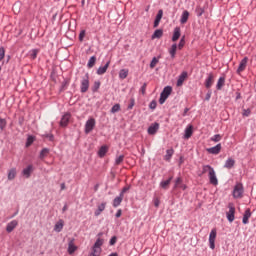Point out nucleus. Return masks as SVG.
Returning <instances> with one entry per match:
<instances>
[{"mask_svg": "<svg viewBox=\"0 0 256 256\" xmlns=\"http://www.w3.org/2000/svg\"><path fill=\"white\" fill-rule=\"evenodd\" d=\"M172 91H173V87H171V86L164 87L163 91L160 94V98H159L160 105H163V103H165V101H167V99H169V95H171Z\"/></svg>", "mask_w": 256, "mask_h": 256, "instance_id": "1", "label": "nucleus"}, {"mask_svg": "<svg viewBox=\"0 0 256 256\" xmlns=\"http://www.w3.org/2000/svg\"><path fill=\"white\" fill-rule=\"evenodd\" d=\"M81 93H87L89 91V73H86L81 80L80 84Z\"/></svg>", "mask_w": 256, "mask_h": 256, "instance_id": "2", "label": "nucleus"}, {"mask_svg": "<svg viewBox=\"0 0 256 256\" xmlns=\"http://www.w3.org/2000/svg\"><path fill=\"white\" fill-rule=\"evenodd\" d=\"M229 211L226 212V218L228 219L229 223H233L235 221V204L229 203L228 204Z\"/></svg>", "mask_w": 256, "mask_h": 256, "instance_id": "3", "label": "nucleus"}, {"mask_svg": "<svg viewBox=\"0 0 256 256\" xmlns=\"http://www.w3.org/2000/svg\"><path fill=\"white\" fill-rule=\"evenodd\" d=\"M95 125H96L95 118L88 119L85 124L84 133L86 135H89V133H91V131L95 129Z\"/></svg>", "mask_w": 256, "mask_h": 256, "instance_id": "4", "label": "nucleus"}, {"mask_svg": "<svg viewBox=\"0 0 256 256\" xmlns=\"http://www.w3.org/2000/svg\"><path fill=\"white\" fill-rule=\"evenodd\" d=\"M243 184L238 183L235 185L233 189V197L234 199H241L243 197Z\"/></svg>", "mask_w": 256, "mask_h": 256, "instance_id": "5", "label": "nucleus"}, {"mask_svg": "<svg viewBox=\"0 0 256 256\" xmlns=\"http://www.w3.org/2000/svg\"><path fill=\"white\" fill-rule=\"evenodd\" d=\"M217 238V230L214 228L209 235L210 249H215V239Z\"/></svg>", "mask_w": 256, "mask_h": 256, "instance_id": "6", "label": "nucleus"}, {"mask_svg": "<svg viewBox=\"0 0 256 256\" xmlns=\"http://www.w3.org/2000/svg\"><path fill=\"white\" fill-rule=\"evenodd\" d=\"M71 119V113H65L60 120V127H67L69 125V121Z\"/></svg>", "mask_w": 256, "mask_h": 256, "instance_id": "7", "label": "nucleus"}, {"mask_svg": "<svg viewBox=\"0 0 256 256\" xmlns=\"http://www.w3.org/2000/svg\"><path fill=\"white\" fill-rule=\"evenodd\" d=\"M211 185H219V180L217 179V175L215 174V169H211L208 174Z\"/></svg>", "mask_w": 256, "mask_h": 256, "instance_id": "8", "label": "nucleus"}, {"mask_svg": "<svg viewBox=\"0 0 256 256\" xmlns=\"http://www.w3.org/2000/svg\"><path fill=\"white\" fill-rule=\"evenodd\" d=\"M206 151L211 155H219V153H221V143L217 144L214 147L207 148Z\"/></svg>", "mask_w": 256, "mask_h": 256, "instance_id": "9", "label": "nucleus"}, {"mask_svg": "<svg viewBox=\"0 0 256 256\" xmlns=\"http://www.w3.org/2000/svg\"><path fill=\"white\" fill-rule=\"evenodd\" d=\"M213 83H215V76L213 75V73H209L208 77L205 80L206 89H209L210 87H213Z\"/></svg>", "mask_w": 256, "mask_h": 256, "instance_id": "10", "label": "nucleus"}, {"mask_svg": "<svg viewBox=\"0 0 256 256\" xmlns=\"http://www.w3.org/2000/svg\"><path fill=\"white\" fill-rule=\"evenodd\" d=\"M249 61V58L248 57H244L241 61H240V64L238 66V69H237V73H243V70L244 69H247V63Z\"/></svg>", "mask_w": 256, "mask_h": 256, "instance_id": "11", "label": "nucleus"}, {"mask_svg": "<svg viewBox=\"0 0 256 256\" xmlns=\"http://www.w3.org/2000/svg\"><path fill=\"white\" fill-rule=\"evenodd\" d=\"M159 131V123L155 122L148 127V135H155Z\"/></svg>", "mask_w": 256, "mask_h": 256, "instance_id": "12", "label": "nucleus"}, {"mask_svg": "<svg viewBox=\"0 0 256 256\" xmlns=\"http://www.w3.org/2000/svg\"><path fill=\"white\" fill-rule=\"evenodd\" d=\"M249 219H251V209L247 208L244 212L243 218H242V223L243 225L249 224Z\"/></svg>", "mask_w": 256, "mask_h": 256, "instance_id": "13", "label": "nucleus"}, {"mask_svg": "<svg viewBox=\"0 0 256 256\" xmlns=\"http://www.w3.org/2000/svg\"><path fill=\"white\" fill-rule=\"evenodd\" d=\"M109 65H111V61L106 62L104 66H100L96 71L97 75H105L107 69H109Z\"/></svg>", "mask_w": 256, "mask_h": 256, "instance_id": "14", "label": "nucleus"}, {"mask_svg": "<svg viewBox=\"0 0 256 256\" xmlns=\"http://www.w3.org/2000/svg\"><path fill=\"white\" fill-rule=\"evenodd\" d=\"M187 71H183L179 77H178V80H177V87H181L183 85V83L185 82V80L187 79Z\"/></svg>", "mask_w": 256, "mask_h": 256, "instance_id": "15", "label": "nucleus"}, {"mask_svg": "<svg viewBox=\"0 0 256 256\" xmlns=\"http://www.w3.org/2000/svg\"><path fill=\"white\" fill-rule=\"evenodd\" d=\"M77 251V247L75 246V239H71L68 243V253L69 255H73Z\"/></svg>", "mask_w": 256, "mask_h": 256, "instance_id": "16", "label": "nucleus"}, {"mask_svg": "<svg viewBox=\"0 0 256 256\" xmlns=\"http://www.w3.org/2000/svg\"><path fill=\"white\" fill-rule=\"evenodd\" d=\"M17 225H19V222H17V220H12L11 222H9L6 226L7 233H12Z\"/></svg>", "mask_w": 256, "mask_h": 256, "instance_id": "17", "label": "nucleus"}, {"mask_svg": "<svg viewBox=\"0 0 256 256\" xmlns=\"http://www.w3.org/2000/svg\"><path fill=\"white\" fill-rule=\"evenodd\" d=\"M31 173H33V165H28L22 171V175L26 177V179H29V177H31Z\"/></svg>", "mask_w": 256, "mask_h": 256, "instance_id": "18", "label": "nucleus"}, {"mask_svg": "<svg viewBox=\"0 0 256 256\" xmlns=\"http://www.w3.org/2000/svg\"><path fill=\"white\" fill-rule=\"evenodd\" d=\"M193 136V125H188L184 132V139H191Z\"/></svg>", "mask_w": 256, "mask_h": 256, "instance_id": "19", "label": "nucleus"}, {"mask_svg": "<svg viewBox=\"0 0 256 256\" xmlns=\"http://www.w3.org/2000/svg\"><path fill=\"white\" fill-rule=\"evenodd\" d=\"M105 207H107V202H102L100 205H98V208L94 212L95 217H99V215L103 213Z\"/></svg>", "mask_w": 256, "mask_h": 256, "instance_id": "20", "label": "nucleus"}, {"mask_svg": "<svg viewBox=\"0 0 256 256\" xmlns=\"http://www.w3.org/2000/svg\"><path fill=\"white\" fill-rule=\"evenodd\" d=\"M161 19H163V10H159L157 15H156V18L154 20V27H159V23H161Z\"/></svg>", "mask_w": 256, "mask_h": 256, "instance_id": "21", "label": "nucleus"}, {"mask_svg": "<svg viewBox=\"0 0 256 256\" xmlns=\"http://www.w3.org/2000/svg\"><path fill=\"white\" fill-rule=\"evenodd\" d=\"M121 203H123V194H119V196L114 198L112 205L114 208H117Z\"/></svg>", "mask_w": 256, "mask_h": 256, "instance_id": "22", "label": "nucleus"}, {"mask_svg": "<svg viewBox=\"0 0 256 256\" xmlns=\"http://www.w3.org/2000/svg\"><path fill=\"white\" fill-rule=\"evenodd\" d=\"M179 37H181V28L180 27H176L174 28V33L172 36V41H179Z\"/></svg>", "mask_w": 256, "mask_h": 256, "instance_id": "23", "label": "nucleus"}, {"mask_svg": "<svg viewBox=\"0 0 256 256\" xmlns=\"http://www.w3.org/2000/svg\"><path fill=\"white\" fill-rule=\"evenodd\" d=\"M225 87V76H222L218 79L216 89L217 91H221Z\"/></svg>", "mask_w": 256, "mask_h": 256, "instance_id": "24", "label": "nucleus"}, {"mask_svg": "<svg viewBox=\"0 0 256 256\" xmlns=\"http://www.w3.org/2000/svg\"><path fill=\"white\" fill-rule=\"evenodd\" d=\"M224 167L226 169H233V167H235V159L228 158L224 164Z\"/></svg>", "mask_w": 256, "mask_h": 256, "instance_id": "25", "label": "nucleus"}, {"mask_svg": "<svg viewBox=\"0 0 256 256\" xmlns=\"http://www.w3.org/2000/svg\"><path fill=\"white\" fill-rule=\"evenodd\" d=\"M187 21H189V11L185 10L180 18V23L182 25H185V23H187Z\"/></svg>", "mask_w": 256, "mask_h": 256, "instance_id": "26", "label": "nucleus"}, {"mask_svg": "<svg viewBox=\"0 0 256 256\" xmlns=\"http://www.w3.org/2000/svg\"><path fill=\"white\" fill-rule=\"evenodd\" d=\"M63 227H64V222L63 220H59L55 226H54V231H56V233H61V231H63Z\"/></svg>", "mask_w": 256, "mask_h": 256, "instance_id": "27", "label": "nucleus"}, {"mask_svg": "<svg viewBox=\"0 0 256 256\" xmlns=\"http://www.w3.org/2000/svg\"><path fill=\"white\" fill-rule=\"evenodd\" d=\"M171 181H173V176H171L169 179H167L166 181H162L160 182V187L162 189H169V185H171Z\"/></svg>", "mask_w": 256, "mask_h": 256, "instance_id": "28", "label": "nucleus"}, {"mask_svg": "<svg viewBox=\"0 0 256 256\" xmlns=\"http://www.w3.org/2000/svg\"><path fill=\"white\" fill-rule=\"evenodd\" d=\"M163 37V29H157L151 36V39H161Z\"/></svg>", "mask_w": 256, "mask_h": 256, "instance_id": "29", "label": "nucleus"}, {"mask_svg": "<svg viewBox=\"0 0 256 256\" xmlns=\"http://www.w3.org/2000/svg\"><path fill=\"white\" fill-rule=\"evenodd\" d=\"M108 151H109V148L107 146H101L98 151V156L100 158H103V157H105V155H107Z\"/></svg>", "mask_w": 256, "mask_h": 256, "instance_id": "30", "label": "nucleus"}, {"mask_svg": "<svg viewBox=\"0 0 256 256\" xmlns=\"http://www.w3.org/2000/svg\"><path fill=\"white\" fill-rule=\"evenodd\" d=\"M17 177V170L15 168L10 169L8 172V181H13Z\"/></svg>", "mask_w": 256, "mask_h": 256, "instance_id": "31", "label": "nucleus"}, {"mask_svg": "<svg viewBox=\"0 0 256 256\" xmlns=\"http://www.w3.org/2000/svg\"><path fill=\"white\" fill-rule=\"evenodd\" d=\"M175 151L173 149L166 150V155L164 156L165 161H171V157H173V154Z\"/></svg>", "mask_w": 256, "mask_h": 256, "instance_id": "32", "label": "nucleus"}, {"mask_svg": "<svg viewBox=\"0 0 256 256\" xmlns=\"http://www.w3.org/2000/svg\"><path fill=\"white\" fill-rule=\"evenodd\" d=\"M211 169H213V167H211V165H204L202 167V172L199 175V177H201L202 175H205V173H209L211 171Z\"/></svg>", "mask_w": 256, "mask_h": 256, "instance_id": "33", "label": "nucleus"}, {"mask_svg": "<svg viewBox=\"0 0 256 256\" xmlns=\"http://www.w3.org/2000/svg\"><path fill=\"white\" fill-rule=\"evenodd\" d=\"M169 54L172 59H175V55L177 54V44H173L171 49L169 50Z\"/></svg>", "mask_w": 256, "mask_h": 256, "instance_id": "34", "label": "nucleus"}, {"mask_svg": "<svg viewBox=\"0 0 256 256\" xmlns=\"http://www.w3.org/2000/svg\"><path fill=\"white\" fill-rule=\"evenodd\" d=\"M96 61H97V57L91 56L90 59H89V61H88L87 67H88L89 69H92V67H95Z\"/></svg>", "mask_w": 256, "mask_h": 256, "instance_id": "35", "label": "nucleus"}, {"mask_svg": "<svg viewBox=\"0 0 256 256\" xmlns=\"http://www.w3.org/2000/svg\"><path fill=\"white\" fill-rule=\"evenodd\" d=\"M47 155H49V148H43L40 151L39 158L40 159H45V157H47Z\"/></svg>", "mask_w": 256, "mask_h": 256, "instance_id": "36", "label": "nucleus"}, {"mask_svg": "<svg viewBox=\"0 0 256 256\" xmlns=\"http://www.w3.org/2000/svg\"><path fill=\"white\" fill-rule=\"evenodd\" d=\"M128 75H129V70L127 69H121L119 72L120 79H127Z\"/></svg>", "mask_w": 256, "mask_h": 256, "instance_id": "37", "label": "nucleus"}, {"mask_svg": "<svg viewBox=\"0 0 256 256\" xmlns=\"http://www.w3.org/2000/svg\"><path fill=\"white\" fill-rule=\"evenodd\" d=\"M99 255H101V248H97L93 246L90 256H99Z\"/></svg>", "mask_w": 256, "mask_h": 256, "instance_id": "38", "label": "nucleus"}, {"mask_svg": "<svg viewBox=\"0 0 256 256\" xmlns=\"http://www.w3.org/2000/svg\"><path fill=\"white\" fill-rule=\"evenodd\" d=\"M103 243H105V240H103L102 238H97L96 242L94 243V247L101 249Z\"/></svg>", "mask_w": 256, "mask_h": 256, "instance_id": "39", "label": "nucleus"}, {"mask_svg": "<svg viewBox=\"0 0 256 256\" xmlns=\"http://www.w3.org/2000/svg\"><path fill=\"white\" fill-rule=\"evenodd\" d=\"M100 87H101V82L95 81L92 86V93H97V91H99Z\"/></svg>", "mask_w": 256, "mask_h": 256, "instance_id": "40", "label": "nucleus"}, {"mask_svg": "<svg viewBox=\"0 0 256 256\" xmlns=\"http://www.w3.org/2000/svg\"><path fill=\"white\" fill-rule=\"evenodd\" d=\"M39 53V50L38 49H32L30 52H29V55H30V59H37V55Z\"/></svg>", "mask_w": 256, "mask_h": 256, "instance_id": "41", "label": "nucleus"}, {"mask_svg": "<svg viewBox=\"0 0 256 256\" xmlns=\"http://www.w3.org/2000/svg\"><path fill=\"white\" fill-rule=\"evenodd\" d=\"M121 111V104H115L111 110L110 113H119Z\"/></svg>", "mask_w": 256, "mask_h": 256, "instance_id": "42", "label": "nucleus"}, {"mask_svg": "<svg viewBox=\"0 0 256 256\" xmlns=\"http://www.w3.org/2000/svg\"><path fill=\"white\" fill-rule=\"evenodd\" d=\"M159 63V58L153 57L150 62V69H155V66Z\"/></svg>", "mask_w": 256, "mask_h": 256, "instance_id": "43", "label": "nucleus"}, {"mask_svg": "<svg viewBox=\"0 0 256 256\" xmlns=\"http://www.w3.org/2000/svg\"><path fill=\"white\" fill-rule=\"evenodd\" d=\"M195 11H196L197 17H201L203 13H205V9L202 8L201 6H197Z\"/></svg>", "mask_w": 256, "mask_h": 256, "instance_id": "44", "label": "nucleus"}, {"mask_svg": "<svg viewBox=\"0 0 256 256\" xmlns=\"http://www.w3.org/2000/svg\"><path fill=\"white\" fill-rule=\"evenodd\" d=\"M35 141V138L33 137V136H29L28 138H27V141H26V144H25V146L26 147H31V145H33V142Z\"/></svg>", "mask_w": 256, "mask_h": 256, "instance_id": "45", "label": "nucleus"}, {"mask_svg": "<svg viewBox=\"0 0 256 256\" xmlns=\"http://www.w3.org/2000/svg\"><path fill=\"white\" fill-rule=\"evenodd\" d=\"M125 155H120L115 159V165H121V163L124 161Z\"/></svg>", "mask_w": 256, "mask_h": 256, "instance_id": "46", "label": "nucleus"}, {"mask_svg": "<svg viewBox=\"0 0 256 256\" xmlns=\"http://www.w3.org/2000/svg\"><path fill=\"white\" fill-rule=\"evenodd\" d=\"M222 136L220 134H215L212 138L211 141H214V143H219L221 141Z\"/></svg>", "mask_w": 256, "mask_h": 256, "instance_id": "47", "label": "nucleus"}, {"mask_svg": "<svg viewBox=\"0 0 256 256\" xmlns=\"http://www.w3.org/2000/svg\"><path fill=\"white\" fill-rule=\"evenodd\" d=\"M5 127H7V120L0 118V129L1 131H3V129H5Z\"/></svg>", "mask_w": 256, "mask_h": 256, "instance_id": "48", "label": "nucleus"}, {"mask_svg": "<svg viewBox=\"0 0 256 256\" xmlns=\"http://www.w3.org/2000/svg\"><path fill=\"white\" fill-rule=\"evenodd\" d=\"M183 47H185V36H183L178 43V49L181 50Z\"/></svg>", "mask_w": 256, "mask_h": 256, "instance_id": "49", "label": "nucleus"}, {"mask_svg": "<svg viewBox=\"0 0 256 256\" xmlns=\"http://www.w3.org/2000/svg\"><path fill=\"white\" fill-rule=\"evenodd\" d=\"M182 183H183V179H181V177H178L175 181L174 189H177V187H180Z\"/></svg>", "mask_w": 256, "mask_h": 256, "instance_id": "50", "label": "nucleus"}, {"mask_svg": "<svg viewBox=\"0 0 256 256\" xmlns=\"http://www.w3.org/2000/svg\"><path fill=\"white\" fill-rule=\"evenodd\" d=\"M149 109L155 110L157 109V101L152 100L149 104Z\"/></svg>", "mask_w": 256, "mask_h": 256, "instance_id": "51", "label": "nucleus"}, {"mask_svg": "<svg viewBox=\"0 0 256 256\" xmlns=\"http://www.w3.org/2000/svg\"><path fill=\"white\" fill-rule=\"evenodd\" d=\"M5 59V48L0 47V61H3Z\"/></svg>", "mask_w": 256, "mask_h": 256, "instance_id": "52", "label": "nucleus"}, {"mask_svg": "<svg viewBox=\"0 0 256 256\" xmlns=\"http://www.w3.org/2000/svg\"><path fill=\"white\" fill-rule=\"evenodd\" d=\"M129 189H131V186H125L122 191L120 192V195H122V197H125V193H127V191H129Z\"/></svg>", "mask_w": 256, "mask_h": 256, "instance_id": "53", "label": "nucleus"}, {"mask_svg": "<svg viewBox=\"0 0 256 256\" xmlns=\"http://www.w3.org/2000/svg\"><path fill=\"white\" fill-rule=\"evenodd\" d=\"M69 85V81L64 80L61 85V91H65L67 89V86Z\"/></svg>", "mask_w": 256, "mask_h": 256, "instance_id": "54", "label": "nucleus"}, {"mask_svg": "<svg viewBox=\"0 0 256 256\" xmlns=\"http://www.w3.org/2000/svg\"><path fill=\"white\" fill-rule=\"evenodd\" d=\"M44 137L49 141H55V136L53 134H44Z\"/></svg>", "mask_w": 256, "mask_h": 256, "instance_id": "55", "label": "nucleus"}, {"mask_svg": "<svg viewBox=\"0 0 256 256\" xmlns=\"http://www.w3.org/2000/svg\"><path fill=\"white\" fill-rule=\"evenodd\" d=\"M145 91H147V83H144L140 88L142 95H145Z\"/></svg>", "mask_w": 256, "mask_h": 256, "instance_id": "56", "label": "nucleus"}, {"mask_svg": "<svg viewBox=\"0 0 256 256\" xmlns=\"http://www.w3.org/2000/svg\"><path fill=\"white\" fill-rule=\"evenodd\" d=\"M83 39H85V30H81L79 34V41L83 42Z\"/></svg>", "mask_w": 256, "mask_h": 256, "instance_id": "57", "label": "nucleus"}, {"mask_svg": "<svg viewBox=\"0 0 256 256\" xmlns=\"http://www.w3.org/2000/svg\"><path fill=\"white\" fill-rule=\"evenodd\" d=\"M115 243H117V236H113L110 241H109V245L113 246L115 245Z\"/></svg>", "mask_w": 256, "mask_h": 256, "instance_id": "58", "label": "nucleus"}, {"mask_svg": "<svg viewBox=\"0 0 256 256\" xmlns=\"http://www.w3.org/2000/svg\"><path fill=\"white\" fill-rule=\"evenodd\" d=\"M133 107H135V99H131V102H130V104L128 105L127 109H128V110H131V109H133Z\"/></svg>", "mask_w": 256, "mask_h": 256, "instance_id": "59", "label": "nucleus"}, {"mask_svg": "<svg viewBox=\"0 0 256 256\" xmlns=\"http://www.w3.org/2000/svg\"><path fill=\"white\" fill-rule=\"evenodd\" d=\"M213 92H211V90H209L206 94V97H205V101H209L211 99V95H212Z\"/></svg>", "mask_w": 256, "mask_h": 256, "instance_id": "60", "label": "nucleus"}, {"mask_svg": "<svg viewBox=\"0 0 256 256\" xmlns=\"http://www.w3.org/2000/svg\"><path fill=\"white\" fill-rule=\"evenodd\" d=\"M121 215H123V210H121V209L117 210V212H116V214H115V217H116L117 219H119V217H121Z\"/></svg>", "mask_w": 256, "mask_h": 256, "instance_id": "61", "label": "nucleus"}, {"mask_svg": "<svg viewBox=\"0 0 256 256\" xmlns=\"http://www.w3.org/2000/svg\"><path fill=\"white\" fill-rule=\"evenodd\" d=\"M243 115L244 117H249V115H251V110L250 109L244 110Z\"/></svg>", "mask_w": 256, "mask_h": 256, "instance_id": "62", "label": "nucleus"}, {"mask_svg": "<svg viewBox=\"0 0 256 256\" xmlns=\"http://www.w3.org/2000/svg\"><path fill=\"white\" fill-rule=\"evenodd\" d=\"M241 99V92H236V101H239Z\"/></svg>", "mask_w": 256, "mask_h": 256, "instance_id": "63", "label": "nucleus"}, {"mask_svg": "<svg viewBox=\"0 0 256 256\" xmlns=\"http://www.w3.org/2000/svg\"><path fill=\"white\" fill-rule=\"evenodd\" d=\"M180 189H183V191H185L187 189V185L185 184H180Z\"/></svg>", "mask_w": 256, "mask_h": 256, "instance_id": "64", "label": "nucleus"}]
</instances>
